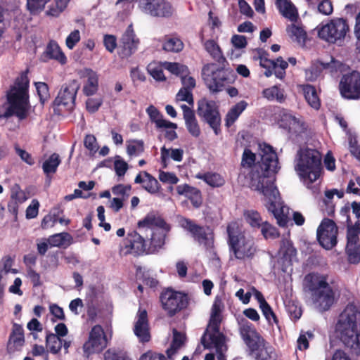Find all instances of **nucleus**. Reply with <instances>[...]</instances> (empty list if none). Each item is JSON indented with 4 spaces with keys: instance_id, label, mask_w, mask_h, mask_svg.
Returning <instances> with one entry per match:
<instances>
[{
    "instance_id": "1",
    "label": "nucleus",
    "mask_w": 360,
    "mask_h": 360,
    "mask_svg": "<svg viewBox=\"0 0 360 360\" xmlns=\"http://www.w3.org/2000/svg\"><path fill=\"white\" fill-rule=\"evenodd\" d=\"M259 157L250 150H244L238 181L243 185L261 192L266 201V206L281 226L288 222L289 208L283 205L279 193L274 186V174L278 168V158L273 148L265 143L259 144Z\"/></svg>"
},
{
    "instance_id": "2",
    "label": "nucleus",
    "mask_w": 360,
    "mask_h": 360,
    "mask_svg": "<svg viewBox=\"0 0 360 360\" xmlns=\"http://www.w3.org/2000/svg\"><path fill=\"white\" fill-rule=\"evenodd\" d=\"M138 230L139 233H131L123 240L120 249L121 255L155 252L164 245L169 226L158 214L149 213L139 221Z\"/></svg>"
},
{
    "instance_id": "3",
    "label": "nucleus",
    "mask_w": 360,
    "mask_h": 360,
    "mask_svg": "<svg viewBox=\"0 0 360 360\" xmlns=\"http://www.w3.org/2000/svg\"><path fill=\"white\" fill-rule=\"evenodd\" d=\"M335 333L342 344L353 352H360V304L352 302L340 314Z\"/></svg>"
},
{
    "instance_id": "4",
    "label": "nucleus",
    "mask_w": 360,
    "mask_h": 360,
    "mask_svg": "<svg viewBox=\"0 0 360 360\" xmlns=\"http://www.w3.org/2000/svg\"><path fill=\"white\" fill-rule=\"evenodd\" d=\"M230 259L242 262L252 260L257 250L254 238L236 221L227 226Z\"/></svg>"
},
{
    "instance_id": "5",
    "label": "nucleus",
    "mask_w": 360,
    "mask_h": 360,
    "mask_svg": "<svg viewBox=\"0 0 360 360\" xmlns=\"http://www.w3.org/2000/svg\"><path fill=\"white\" fill-rule=\"evenodd\" d=\"M305 287L310 292L314 309L320 312L328 311L335 302V291L326 274L312 273L304 278Z\"/></svg>"
},
{
    "instance_id": "6",
    "label": "nucleus",
    "mask_w": 360,
    "mask_h": 360,
    "mask_svg": "<svg viewBox=\"0 0 360 360\" xmlns=\"http://www.w3.org/2000/svg\"><path fill=\"white\" fill-rule=\"evenodd\" d=\"M295 170L300 181L307 186L315 182L321 172V155L314 149H300L295 162Z\"/></svg>"
},
{
    "instance_id": "7",
    "label": "nucleus",
    "mask_w": 360,
    "mask_h": 360,
    "mask_svg": "<svg viewBox=\"0 0 360 360\" xmlns=\"http://www.w3.org/2000/svg\"><path fill=\"white\" fill-rule=\"evenodd\" d=\"M28 86L27 76L26 74H22L7 94L9 105L2 117L15 115L20 120L27 117L29 110Z\"/></svg>"
},
{
    "instance_id": "8",
    "label": "nucleus",
    "mask_w": 360,
    "mask_h": 360,
    "mask_svg": "<svg viewBox=\"0 0 360 360\" xmlns=\"http://www.w3.org/2000/svg\"><path fill=\"white\" fill-rule=\"evenodd\" d=\"M220 314H211L207 328L202 338L205 347L215 349L218 360H225L224 353L226 351L224 336L219 332Z\"/></svg>"
},
{
    "instance_id": "9",
    "label": "nucleus",
    "mask_w": 360,
    "mask_h": 360,
    "mask_svg": "<svg viewBox=\"0 0 360 360\" xmlns=\"http://www.w3.org/2000/svg\"><path fill=\"white\" fill-rule=\"evenodd\" d=\"M241 333L252 358L255 360H270L273 357V348L251 326H244Z\"/></svg>"
},
{
    "instance_id": "10",
    "label": "nucleus",
    "mask_w": 360,
    "mask_h": 360,
    "mask_svg": "<svg viewBox=\"0 0 360 360\" xmlns=\"http://www.w3.org/2000/svg\"><path fill=\"white\" fill-rule=\"evenodd\" d=\"M349 31V27L346 20L336 18L320 26L318 35L328 43L340 44Z\"/></svg>"
},
{
    "instance_id": "11",
    "label": "nucleus",
    "mask_w": 360,
    "mask_h": 360,
    "mask_svg": "<svg viewBox=\"0 0 360 360\" xmlns=\"http://www.w3.org/2000/svg\"><path fill=\"white\" fill-rule=\"evenodd\" d=\"M202 77L205 85L212 92L221 91L226 80L224 71L214 63H208L203 66Z\"/></svg>"
},
{
    "instance_id": "12",
    "label": "nucleus",
    "mask_w": 360,
    "mask_h": 360,
    "mask_svg": "<svg viewBox=\"0 0 360 360\" xmlns=\"http://www.w3.org/2000/svg\"><path fill=\"white\" fill-rule=\"evenodd\" d=\"M198 114L207 122L215 134H218L221 117L216 103L206 98L200 100L198 103Z\"/></svg>"
},
{
    "instance_id": "13",
    "label": "nucleus",
    "mask_w": 360,
    "mask_h": 360,
    "mask_svg": "<svg viewBox=\"0 0 360 360\" xmlns=\"http://www.w3.org/2000/svg\"><path fill=\"white\" fill-rule=\"evenodd\" d=\"M161 302L167 314L173 316L187 307L188 297L181 292L168 289L162 294Z\"/></svg>"
},
{
    "instance_id": "14",
    "label": "nucleus",
    "mask_w": 360,
    "mask_h": 360,
    "mask_svg": "<svg viewBox=\"0 0 360 360\" xmlns=\"http://www.w3.org/2000/svg\"><path fill=\"white\" fill-rule=\"evenodd\" d=\"M107 346V338L103 328L96 325L94 326L90 333L88 340L83 346L84 356L87 358L90 355L99 353Z\"/></svg>"
},
{
    "instance_id": "15",
    "label": "nucleus",
    "mask_w": 360,
    "mask_h": 360,
    "mask_svg": "<svg viewBox=\"0 0 360 360\" xmlns=\"http://www.w3.org/2000/svg\"><path fill=\"white\" fill-rule=\"evenodd\" d=\"M139 6L142 12L153 17L168 18L174 12L172 4L166 0H140Z\"/></svg>"
},
{
    "instance_id": "16",
    "label": "nucleus",
    "mask_w": 360,
    "mask_h": 360,
    "mask_svg": "<svg viewBox=\"0 0 360 360\" xmlns=\"http://www.w3.org/2000/svg\"><path fill=\"white\" fill-rule=\"evenodd\" d=\"M338 227L333 221L324 219L316 231L320 245L326 250L333 248L337 243Z\"/></svg>"
},
{
    "instance_id": "17",
    "label": "nucleus",
    "mask_w": 360,
    "mask_h": 360,
    "mask_svg": "<svg viewBox=\"0 0 360 360\" xmlns=\"http://www.w3.org/2000/svg\"><path fill=\"white\" fill-rule=\"evenodd\" d=\"M340 91L345 98H360V72L354 71L344 75L340 82Z\"/></svg>"
},
{
    "instance_id": "18",
    "label": "nucleus",
    "mask_w": 360,
    "mask_h": 360,
    "mask_svg": "<svg viewBox=\"0 0 360 360\" xmlns=\"http://www.w3.org/2000/svg\"><path fill=\"white\" fill-rule=\"evenodd\" d=\"M179 224L183 229L189 231L199 243L206 247H210L212 245V231L210 228L199 226L193 221L186 218L181 219Z\"/></svg>"
},
{
    "instance_id": "19",
    "label": "nucleus",
    "mask_w": 360,
    "mask_h": 360,
    "mask_svg": "<svg viewBox=\"0 0 360 360\" xmlns=\"http://www.w3.org/2000/svg\"><path fill=\"white\" fill-rule=\"evenodd\" d=\"M323 70H327L330 72L342 71V63L332 56L330 57L329 60L317 61L306 70L305 77L307 80L311 82L316 80Z\"/></svg>"
},
{
    "instance_id": "20",
    "label": "nucleus",
    "mask_w": 360,
    "mask_h": 360,
    "mask_svg": "<svg viewBox=\"0 0 360 360\" xmlns=\"http://www.w3.org/2000/svg\"><path fill=\"white\" fill-rule=\"evenodd\" d=\"M140 44L132 26H128L120 39V55L122 58H128L134 54L138 49Z\"/></svg>"
},
{
    "instance_id": "21",
    "label": "nucleus",
    "mask_w": 360,
    "mask_h": 360,
    "mask_svg": "<svg viewBox=\"0 0 360 360\" xmlns=\"http://www.w3.org/2000/svg\"><path fill=\"white\" fill-rule=\"evenodd\" d=\"M79 89V84L75 80L63 86L58 96L55 99V104L58 106L64 105L67 107L68 109L72 108Z\"/></svg>"
},
{
    "instance_id": "22",
    "label": "nucleus",
    "mask_w": 360,
    "mask_h": 360,
    "mask_svg": "<svg viewBox=\"0 0 360 360\" xmlns=\"http://www.w3.org/2000/svg\"><path fill=\"white\" fill-rule=\"evenodd\" d=\"M134 332L139 342H146L150 340V329L147 312L145 309H139L134 322Z\"/></svg>"
},
{
    "instance_id": "23",
    "label": "nucleus",
    "mask_w": 360,
    "mask_h": 360,
    "mask_svg": "<svg viewBox=\"0 0 360 360\" xmlns=\"http://www.w3.org/2000/svg\"><path fill=\"white\" fill-rule=\"evenodd\" d=\"M280 127L292 133H300L305 129L302 117L292 112L283 111L279 120Z\"/></svg>"
},
{
    "instance_id": "24",
    "label": "nucleus",
    "mask_w": 360,
    "mask_h": 360,
    "mask_svg": "<svg viewBox=\"0 0 360 360\" xmlns=\"http://www.w3.org/2000/svg\"><path fill=\"white\" fill-rule=\"evenodd\" d=\"M79 75L84 79V93L86 96L94 94L97 91L98 86L97 73L91 69L85 68L79 72Z\"/></svg>"
},
{
    "instance_id": "25",
    "label": "nucleus",
    "mask_w": 360,
    "mask_h": 360,
    "mask_svg": "<svg viewBox=\"0 0 360 360\" xmlns=\"http://www.w3.org/2000/svg\"><path fill=\"white\" fill-rule=\"evenodd\" d=\"M296 250L292 246L291 242L285 238L281 241V248L278 252V262L283 265V270L285 271L287 268L291 264L292 258L295 256Z\"/></svg>"
},
{
    "instance_id": "26",
    "label": "nucleus",
    "mask_w": 360,
    "mask_h": 360,
    "mask_svg": "<svg viewBox=\"0 0 360 360\" xmlns=\"http://www.w3.org/2000/svg\"><path fill=\"white\" fill-rule=\"evenodd\" d=\"M27 199L28 196L25 192L18 184L13 185L11 188V200L8 205V211L17 217L19 206Z\"/></svg>"
},
{
    "instance_id": "27",
    "label": "nucleus",
    "mask_w": 360,
    "mask_h": 360,
    "mask_svg": "<svg viewBox=\"0 0 360 360\" xmlns=\"http://www.w3.org/2000/svg\"><path fill=\"white\" fill-rule=\"evenodd\" d=\"M275 5L279 13L291 22L299 20L297 8L290 0H276Z\"/></svg>"
},
{
    "instance_id": "28",
    "label": "nucleus",
    "mask_w": 360,
    "mask_h": 360,
    "mask_svg": "<svg viewBox=\"0 0 360 360\" xmlns=\"http://www.w3.org/2000/svg\"><path fill=\"white\" fill-rule=\"evenodd\" d=\"M25 339L23 328L21 326L14 323L12 333L8 342L7 349L11 354L20 351L24 345Z\"/></svg>"
},
{
    "instance_id": "29",
    "label": "nucleus",
    "mask_w": 360,
    "mask_h": 360,
    "mask_svg": "<svg viewBox=\"0 0 360 360\" xmlns=\"http://www.w3.org/2000/svg\"><path fill=\"white\" fill-rule=\"evenodd\" d=\"M13 260L10 257H5L0 261V293L18 271L13 267Z\"/></svg>"
},
{
    "instance_id": "30",
    "label": "nucleus",
    "mask_w": 360,
    "mask_h": 360,
    "mask_svg": "<svg viewBox=\"0 0 360 360\" xmlns=\"http://www.w3.org/2000/svg\"><path fill=\"white\" fill-rule=\"evenodd\" d=\"M259 64L264 68H273L274 75L278 79H283L285 75V69L288 64L282 58H278L276 60H269L266 58H260Z\"/></svg>"
},
{
    "instance_id": "31",
    "label": "nucleus",
    "mask_w": 360,
    "mask_h": 360,
    "mask_svg": "<svg viewBox=\"0 0 360 360\" xmlns=\"http://www.w3.org/2000/svg\"><path fill=\"white\" fill-rule=\"evenodd\" d=\"M184 119L187 130L191 136L198 138L200 135V129L195 118L193 111L186 105H181Z\"/></svg>"
},
{
    "instance_id": "32",
    "label": "nucleus",
    "mask_w": 360,
    "mask_h": 360,
    "mask_svg": "<svg viewBox=\"0 0 360 360\" xmlns=\"http://www.w3.org/2000/svg\"><path fill=\"white\" fill-rule=\"evenodd\" d=\"M136 184H141L143 188L151 194H155L160 189L158 180L147 172H141L135 178Z\"/></svg>"
},
{
    "instance_id": "33",
    "label": "nucleus",
    "mask_w": 360,
    "mask_h": 360,
    "mask_svg": "<svg viewBox=\"0 0 360 360\" xmlns=\"http://www.w3.org/2000/svg\"><path fill=\"white\" fill-rule=\"evenodd\" d=\"M286 32L289 38L300 46H304L307 38V33L301 23L297 20L291 22L286 27Z\"/></svg>"
},
{
    "instance_id": "34",
    "label": "nucleus",
    "mask_w": 360,
    "mask_h": 360,
    "mask_svg": "<svg viewBox=\"0 0 360 360\" xmlns=\"http://www.w3.org/2000/svg\"><path fill=\"white\" fill-rule=\"evenodd\" d=\"M178 194L185 195L188 198L195 207H199L202 204V196L200 191L188 184L179 185L176 187Z\"/></svg>"
},
{
    "instance_id": "35",
    "label": "nucleus",
    "mask_w": 360,
    "mask_h": 360,
    "mask_svg": "<svg viewBox=\"0 0 360 360\" xmlns=\"http://www.w3.org/2000/svg\"><path fill=\"white\" fill-rule=\"evenodd\" d=\"M184 47L181 39L174 34L166 35L162 40V48L164 51L171 53H179Z\"/></svg>"
},
{
    "instance_id": "36",
    "label": "nucleus",
    "mask_w": 360,
    "mask_h": 360,
    "mask_svg": "<svg viewBox=\"0 0 360 360\" xmlns=\"http://www.w3.org/2000/svg\"><path fill=\"white\" fill-rule=\"evenodd\" d=\"M146 112L150 117L151 121L155 124L156 127L158 128L174 129L177 127V125L175 123L171 122L168 120L163 119L162 115L153 105H150L146 109Z\"/></svg>"
},
{
    "instance_id": "37",
    "label": "nucleus",
    "mask_w": 360,
    "mask_h": 360,
    "mask_svg": "<svg viewBox=\"0 0 360 360\" xmlns=\"http://www.w3.org/2000/svg\"><path fill=\"white\" fill-rule=\"evenodd\" d=\"M248 103L245 101H240L232 106L227 112L225 117V125L227 127L232 126L238 120L241 113L246 109Z\"/></svg>"
},
{
    "instance_id": "38",
    "label": "nucleus",
    "mask_w": 360,
    "mask_h": 360,
    "mask_svg": "<svg viewBox=\"0 0 360 360\" xmlns=\"http://www.w3.org/2000/svg\"><path fill=\"white\" fill-rule=\"evenodd\" d=\"M352 234L350 233V237H347L346 250L349 262L356 264L360 262V247L357 244L358 239L354 238Z\"/></svg>"
},
{
    "instance_id": "39",
    "label": "nucleus",
    "mask_w": 360,
    "mask_h": 360,
    "mask_svg": "<svg viewBox=\"0 0 360 360\" xmlns=\"http://www.w3.org/2000/svg\"><path fill=\"white\" fill-rule=\"evenodd\" d=\"M46 53L50 58L57 60L60 64H65L67 62L66 56L58 44L55 41H51L49 43Z\"/></svg>"
},
{
    "instance_id": "40",
    "label": "nucleus",
    "mask_w": 360,
    "mask_h": 360,
    "mask_svg": "<svg viewBox=\"0 0 360 360\" xmlns=\"http://www.w3.org/2000/svg\"><path fill=\"white\" fill-rule=\"evenodd\" d=\"M203 46L213 60L219 63H223L225 61L222 51L215 41L212 39L207 40L204 42Z\"/></svg>"
},
{
    "instance_id": "41",
    "label": "nucleus",
    "mask_w": 360,
    "mask_h": 360,
    "mask_svg": "<svg viewBox=\"0 0 360 360\" xmlns=\"http://www.w3.org/2000/svg\"><path fill=\"white\" fill-rule=\"evenodd\" d=\"M161 160L164 167L167 166V161L169 159L176 162H181L183 159L184 150L180 148H167L163 146L160 149Z\"/></svg>"
},
{
    "instance_id": "42",
    "label": "nucleus",
    "mask_w": 360,
    "mask_h": 360,
    "mask_svg": "<svg viewBox=\"0 0 360 360\" xmlns=\"http://www.w3.org/2000/svg\"><path fill=\"white\" fill-rule=\"evenodd\" d=\"M300 87L309 105L314 109H318L320 107V100L315 88L309 84L302 85Z\"/></svg>"
},
{
    "instance_id": "43",
    "label": "nucleus",
    "mask_w": 360,
    "mask_h": 360,
    "mask_svg": "<svg viewBox=\"0 0 360 360\" xmlns=\"http://www.w3.org/2000/svg\"><path fill=\"white\" fill-rule=\"evenodd\" d=\"M185 341L184 334L178 332L176 329L173 330V340L170 347L167 350L168 359L174 360V356L178 349L183 345Z\"/></svg>"
},
{
    "instance_id": "44",
    "label": "nucleus",
    "mask_w": 360,
    "mask_h": 360,
    "mask_svg": "<svg viewBox=\"0 0 360 360\" xmlns=\"http://www.w3.org/2000/svg\"><path fill=\"white\" fill-rule=\"evenodd\" d=\"M195 177L197 179L203 180L212 187H220L222 186L225 183L224 177L217 173H199L195 175Z\"/></svg>"
},
{
    "instance_id": "45",
    "label": "nucleus",
    "mask_w": 360,
    "mask_h": 360,
    "mask_svg": "<svg viewBox=\"0 0 360 360\" xmlns=\"http://www.w3.org/2000/svg\"><path fill=\"white\" fill-rule=\"evenodd\" d=\"M72 243V237L67 232L54 234L49 238L51 247L68 246Z\"/></svg>"
},
{
    "instance_id": "46",
    "label": "nucleus",
    "mask_w": 360,
    "mask_h": 360,
    "mask_svg": "<svg viewBox=\"0 0 360 360\" xmlns=\"http://www.w3.org/2000/svg\"><path fill=\"white\" fill-rule=\"evenodd\" d=\"M263 96L269 101H276L278 103H282L285 99L283 90L278 86H273L265 89L263 91Z\"/></svg>"
},
{
    "instance_id": "47",
    "label": "nucleus",
    "mask_w": 360,
    "mask_h": 360,
    "mask_svg": "<svg viewBox=\"0 0 360 360\" xmlns=\"http://www.w3.org/2000/svg\"><path fill=\"white\" fill-rule=\"evenodd\" d=\"M243 217L245 221L253 229H259L264 222L259 213L254 210L244 211Z\"/></svg>"
},
{
    "instance_id": "48",
    "label": "nucleus",
    "mask_w": 360,
    "mask_h": 360,
    "mask_svg": "<svg viewBox=\"0 0 360 360\" xmlns=\"http://www.w3.org/2000/svg\"><path fill=\"white\" fill-rule=\"evenodd\" d=\"M60 162L61 160L59 155L57 153H53L44 162L42 165V169L46 175L55 173Z\"/></svg>"
},
{
    "instance_id": "49",
    "label": "nucleus",
    "mask_w": 360,
    "mask_h": 360,
    "mask_svg": "<svg viewBox=\"0 0 360 360\" xmlns=\"http://www.w3.org/2000/svg\"><path fill=\"white\" fill-rule=\"evenodd\" d=\"M163 63H159L152 62L148 64L147 70L149 75L158 82H163L166 80V77L163 73Z\"/></svg>"
},
{
    "instance_id": "50",
    "label": "nucleus",
    "mask_w": 360,
    "mask_h": 360,
    "mask_svg": "<svg viewBox=\"0 0 360 360\" xmlns=\"http://www.w3.org/2000/svg\"><path fill=\"white\" fill-rule=\"evenodd\" d=\"M144 151V143L141 140L127 141V153L131 158L137 157Z\"/></svg>"
},
{
    "instance_id": "51",
    "label": "nucleus",
    "mask_w": 360,
    "mask_h": 360,
    "mask_svg": "<svg viewBox=\"0 0 360 360\" xmlns=\"http://www.w3.org/2000/svg\"><path fill=\"white\" fill-rule=\"evenodd\" d=\"M46 347L53 354H57L62 347V341L56 334H48L46 338Z\"/></svg>"
},
{
    "instance_id": "52",
    "label": "nucleus",
    "mask_w": 360,
    "mask_h": 360,
    "mask_svg": "<svg viewBox=\"0 0 360 360\" xmlns=\"http://www.w3.org/2000/svg\"><path fill=\"white\" fill-rule=\"evenodd\" d=\"M163 67L164 69L168 70L172 74L179 76L180 77L184 74L188 73V68L178 63L164 62Z\"/></svg>"
},
{
    "instance_id": "53",
    "label": "nucleus",
    "mask_w": 360,
    "mask_h": 360,
    "mask_svg": "<svg viewBox=\"0 0 360 360\" xmlns=\"http://www.w3.org/2000/svg\"><path fill=\"white\" fill-rule=\"evenodd\" d=\"M259 229L265 239H275L279 236L277 229L266 221H264Z\"/></svg>"
},
{
    "instance_id": "54",
    "label": "nucleus",
    "mask_w": 360,
    "mask_h": 360,
    "mask_svg": "<svg viewBox=\"0 0 360 360\" xmlns=\"http://www.w3.org/2000/svg\"><path fill=\"white\" fill-rule=\"evenodd\" d=\"M81 40V33L79 30L75 29L71 31L65 39V46L72 50Z\"/></svg>"
},
{
    "instance_id": "55",
    "label": "nucleus",
    "mask_w": 360,
    "mask_h": 360,
    "mask_svg": "<svg viewBox=\"0 0 360 360\" xmlns=\"http://www.w3.org/2000/svg\"><path fill=\"white\" fill-rule=\"evenodd\" d=\"M131 187L130 185L118 184L112 188V192L115 195L121 196L120 198L125 200L131 193Z\"/></svg>"
},
{
    "instance_id": "56",
    "label": "nucleus",
    "mask_w": 360,
    "mask_h": 360,
    "mask_svg": "<svg viewBox=\"0 0 360 360\" xmlns=\"http://www.w3.org/2000/svg\"><path fill=\"white\" fill-rule=\"evenodd\" d=\"M14 150L15 153L20 157L22 161L25 162L29 165H33L34 164V160L27 151L21 148L18 144H15Z\"/></svg>"
},
{
    "instance_id": "57",
    "label": "nucleus",
    "mask_w": 360,
    "mask_h": 360,
    "mask_svg": "<svg viewBox=\"0 0 360 360\" xmlns=\"http://www.w3.org/2000/svg\"><path fill=\"white\" fill-rule=\"evenodd\" d=\"M176 101H186L189 105H193L194 101L192 91L185 88H181L176 96Z\"/></svg>"
},
{
    "instance_id": "58",
    "label": "nucleus",
    "mask_w": 360,
    "mask_h": 360,
    "mask_svg": "<svg viewBox=\"0 0 360 360\" xmlns=\"http://www.w3.org/2000/svg\"><path fill=\"white\" fill-rule=\"evenodd\" d=\"M35 86L39 97L40 102L44 103L49 98V88L44 82H36Z\"/></svg>"
},
{
    "instance_id": "59",
    "label": "nucleus",
    "mask_w": 360,
    "mask_h": 360,
    "mask_svg": "<svg viewBox=\"0 0 360 360\" xmlns=\"http://www.w3.org/2000/svg\"><path fill=\"white\" fill-rule=\"evenodd\" d=\"M158 178L161 182L167 184H176L179 181L178 177L172 172H167L164 171L159 172Z\"/></svg>"
},
{
    "instance_id": "60",
    "label": "nucleus",
    "mask_w": 360,
    "mask_h": 360,
    "mask_svg": "<svg viewBox=\"0 0 360 360\" xmlns=\"http://www.w3.org/2000/svg\"><path fill=\"white\" fill-rule=\"evenodd\" d=\"M49 0H27V7L32 13H37L43 9Z\"/></svg>"
},
{
    "instance_id": "61",
    "label": "nucleus",
    "mask_w": 360,
    "mask_h": 360,
    "mask_svg": "<svg viewBox=\"0 0 360 360\" xmlns=\"http://www.w3.org/2000/svg\"><path fill=\"white\" fill-rule=\"evenodd\" d=\"M70 0H56V8H51L47 13L49 15L57 17L64 11Z\"/></svg>"
},
{
    "instance_id": "62",
    "label": "nucleus",
    "mask_w": 360,
    "mask_h": 360,
    "mask_svg": "<svg viewBox=\"0 0 360 360\" xmlns=\"http://www.w3.org/2000/svg\"><path fill=\"white\" fill-rule=\"evenodd\" d=\"M312 337V333L309 332L301 333L297 340V349L300 351L307 349L309 347V338Z\"/></svg>"
},
{
    "instance_id": "63",
    "label": "nucleus",
    "mask_w": 360,
    "mask_h": 360,
    "mask_svg": "<svg viewBox=\"0 0 360 360\" xmlns=\"http://www.w3.org/2000/svg\"><path fill=\"white\" fill-rule=\"evenodd\" d=\"M103 103V99L101 97L89 98L86 101V109L90 112H96L101 104Z\"/></svg>"
},
{
    "instance_id": "64",
    "label": "nucleus",
    "mask_w": 360,
    "mask_h": 360,
    "mask_svg": "<svg viewBox=\"0 0 360 360\" xmlns=\"http://www.w3.org/2000/svg\"><path fill=\"white\" fill-rule=\"evenodd\" d=\"M347 192L360 195V177H356L355 179L349 181Z\"/></svg>"
}]
</instances>
